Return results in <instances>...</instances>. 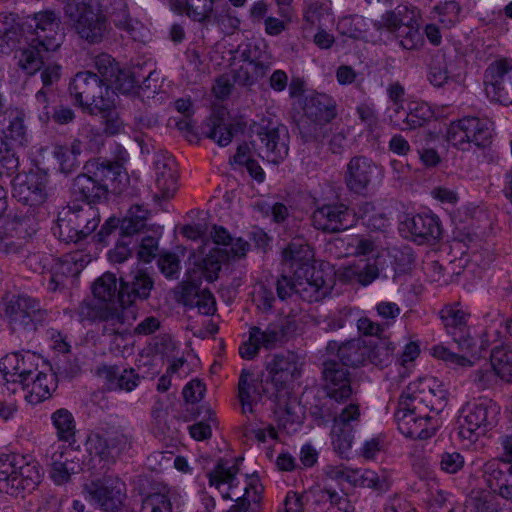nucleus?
Here are the masks:
<instances>
[{
  "instance_id": "423d86ee",
  "label": "nucleus",
  "mask_w": 512,
  "mask_h": 512,
  "mask_svg": "<svg viewBox=\"0 0 512 512\" xmlns=\"http://www.w3.org/2000/svg\"><path fill=\"white\" fill-rule=\"evenodd\" d=\"M500 407L490 399L467 403L458 419V436L466 445L476 442L496 426Z\"/></svg>"
},
{
  "instance_id": "9b49d317",
  "label": "nucleus",
  "mask_w": 512,
  "mask_h": 512,
  "mask_svg": "<svg viewBox=\"0 0 512 512\" xmlns=\"http://www.w3.org/2000/svg\"><path fill=\"white\" fill-rule=\"evenodd\" d=\"M4 315L13 331H35L46 320L47 311L42 309L38 300L19 295L4 302Z\"/></svg>"
},
{
  "instance_id": "bf43d9fd",
  "label": "nucleus",
  "mask_w": 512,
  "mask_h": 512,
  "mask_svg": "<svg viewBox=\"0 0 512 512\" xmlns=\"http://www.w3.org/2000/svg\"><path fill=\"white\" fill-rule=\"evenodd\" d=\"M366 21L363 16L344 17L338 22V30L341 34L353 39L366 38Z\"/></svg>"
},
{
  "instance_id": "5701e85b",
  "label": "nucleus",
  "mask_w": 512,
  "mask_h": 512,
  "mask_svg": "<svg viewBox=\"0 0 512 512\" xmlns=\"http://www.w3.org/2000/svg\"><path fill=\"white\" fill-rule=\"evenodd\" d=\"M40 357L33 352H15L0 361V371L7 382L24 384L39 370Z\"/></svg>"
},
{
  "instance_id": "3c124183",
  "label": "nucleus",
  "mask_w": 512,
  "mask_h": 512,
  "mask_svg": "<svg viewBox=\"0 0 512 512\" xmlns=\"http://www.w3.org/2000/svg\"><path fill=\"white\" fill-rule=\"evenodd\" d=\"M379 270L373 263H359L349 265L342 273L344 280L349 282H357L363 286H367L378 278Z\"/></svg>"
},
{
  "instance_id": "79ce46f5",
  "label": "nucleus",
  "mask_w": 512,
  "mask_h": 512,
  "mask_svg": "<svg viewBox=\"0 0 512 512\" xmlns=\"http://www.w3.org/2000/svg\"><path fill=\"white\" fill-rule=\"evenodd\" d=\"M509 473H512V464L499 458H493L483 466V477L486 484L498 495L506 485Z\"/></svg>"
},
{
  "instance_id": "a19ab883",
  "label": "nucleus",
  "mask_w": 512,
  "mask_h": 512,
  "mask_svg": "<svg viewBox=\"0 0 512 512\" xmlns=\"http://www.w3.org/2000/svg\"><path fill=\"white\" fill-rule=\"evenodd\" d=\"M53 234L65 243H77L86 238L82 235L77 223V215L74 206L63 209L57 219L56 225L52 228Z\"/></svg>"
},
{
  "instance_id": "4d7b16f0",
  "label": "nucleus",
  "mask_w": 512,
  "mask_h": 512,
  "mask_svg": "<svg viewBox=\"0 0 512 512\" xmlns=\"http://www.w3.org/2000/svg\"><path fill=\"white\" fill-rule=\"evenodd\" d=\"M244 491L243 496L236 498V503L230 507L229 512H247L251 503H259L263 487L257 478L251 477Z\"/></svg>"
},
{
  "instance_id": "b1692460",
  "label": "nucleus",
  "mask_w": 512,
  "mask_h": 512,
  "mask_svg": "<svg viewBox=\"0 0 512 512\" xmlns=\"http://www.w3.org/2000/svg\"><path fill=\"white\" fill-rule=\"evenodd\" d=\"M313 226L325 232H340L352 226L354 216L348 207L341 203L325 204L312 213Z\"/></svg>"
},
{
  "instance_id": "8fccbe9b",
  "label": "nucleus",
  "mask_w": 512,
  "mask_h": 512,
  "mask_svg": "<svg viewBox=\"0 0 512 512\" xmlns=\"http://www.w3.org/2000/svg\"><path fill=\"white\" fill-rule=\"evenodd\" d=\"M203 134L215 141L219 146L229 145L233 138V132L229 125L219 115H211L203 126Z\"/></svg>"
},
{
  "instance_id": "a878e982",
  "label": "nucleus",
  "mask_w": 512,
  "mask_h": 512,
  "mask_svg": "<svg viewBox=\"0 0 512 512\" xmlns=\"http://www.w3.org/2000/svg\"><path fill=\"white\" fill-rule=\"evenodd\" d=\"M305 502L312 512H352L353 507L345 495L335 490L313 486L305 491Z\"/></svg>"
},
{
  "instance_id": "ddd939ff",
  "label": "nucleus",
  "mask_w": 512,
  "mask_h": 512,
  "mask_svg": "<svg viewBox=\"0 0 512 512\" xmlns=\"http://www.w3.org/2000/svg\"><path fill=\"white\" fill-rule=\"evenodd\" d=\"M256 135L259 143H256L255 146L261 158L278 164L287 157L289 133L284 125L272 122L266 125L260 124Z\"/></svg>"
},
{
  "instance_id": "2eb2a0df",
  "label": "nucleus",
  "mask_w": 512,
  "mask_h": 512,
  "mask_svg": "<svg viewBox=\"0 0 512 512\" xmlns=\"http://www.w3.org/2000/svg\"><path fill=\"white\" fill-rule=\"evenodd\" d=\"M402 394L408 396L419 406H427L429 413L435 417L447 403V391L443 384L434 377L421 378L411 382Z\"/></svg>"
},
{
  "instance_id": "4c0bfd02",
  "label": "nucleus",
  "mask_w": 512,
  "mask_h": 512,
  "mask_svg": "<svg viewBox=\"0 0 512 512\" xmlns=\"http://www.w3.org/2000/svg\"><path fill=\"white\" fill-rule=\"evenodd\" d=\"M327 350L331 353L336 352L343 367H355L363 364L369 352V348L361 339H352L340 345L336 341H330Z\"/></svg>"
},
{
  "instance_id": "69168bd1",
  "label": "nucleus",
  "mask_w": 512,
  "mask_h": 512,
  "mask_svg": "<svg viewBox=\"0 0 512 512\" xmlns=\"http://www.w3.org/2000/svg\"><path fill=\"white\" fill-rule=\"evenodd\" d=\"M432 355L435 358L444 361L447 365L451 366L452 368H466L472 365V362L468 358L460 356L450 351L443 345L434 346L432 348Z\"/></svg>"
},
{
  "instance_id": "393cba45",
  "label": "nucleus",
  "mask_w": 512,
  "mask_h": 512,
  "mask_svg": "<svg viewBox=\"0 0 512 512\" xmlns=\"http://www.w3.org/2000/svg\"><path fill=\"white\" fill-rule=\"evenodd\" d=\"M243 64L236 73L239 83L246 86L255 84L262 79L271 68V61L257 46L248 45L242 52Z\"/></svg>"
},
{
  "instance_id": "4468645a",
  "label": "nucleus",
  "mask_w": 512,
  "mask_h": 512,
  "mask_svg": "<svg viewBox=\"0 0 512 512\" xmlns=\"http://www.w3.org/2000/svg\"><path fill=\"white\" fill-rule=\"evenodd\" d=\"M296 294L304 301L318 302L330 294L334 276L330 269L306 268L305 273L294 271Z\"/></svg>"
},
{
  "instance_id": "ea45409f",
  "label": "nucleus",
  "mask_w": 512,
  "mask_h": 512,
  "mask_svg": "<svg viewBox=\"0 0 512 512\" xmlns=\"http://www.w3.org/2000/svg\"><path fill=\"white\" fill-rule=\"evenodd\" d=\"M313 257L312 248L301 238L293 240L283 251L284 263L293 272L305 273L306 268H315L309 265Z\"/></svg>"
},
{
  "instance_id": "49530a36",
  "label": "nucleus",
  "mask_w": 512,
  "mask_h": 512,
  "mask_svg": "<svg viewBox=\"0 0 512 512\" xmlns=\"http://www.w3.org/2000/svg\"><path fill=\"white\" fill-rule=\"evenodd\" d=\"M50 419L59 441L65 443L75 441L76 422L73 414L68 409L59 408L55 410Z\"/></svg>"
},
{
  "instance_id": "a211bd4d",
  "label": "nucleus",
  "mask_w": 512,
  "mask_h": 512,
  "mask_svg": "<svg viewBox=\"0 0 512 512\" xmlns=\"http://www.w3.org/2000/svg\"><path fill=\"white\" fill-rule=\"evenodd\" d=\"M95 67L101 76V84L108 87L110 91L128 94L140 82L129 70L122 69L109 54L102 53L96 56Z\"/></svg>"
},
{
  "instance_id": "2f4dec72",
  "label": "nucleus",
  "mask_w": 512,
  "mask_h": 512,
  "mask_svg": "<svg viewBox=\"0 0 512 512\" xmlns=\"http://www.w3.org/2000/svg\"><path fill=\"white\" fill-rule=\"evenodd\" d=\"M267 393H269L268 389L264 387L262 380L246 370L241 372L238 381V397L243 413H252L253 406L260 402Z\"/></svg>"
},
{
  "instance_id": "cd10ccee",
  "label": "nucleus",
  "mask_w": 512,
  "mask_h": 512,
  "mask_svg": "<svg viewBox=\"0 0 512 512\" xmlns=\"http://www.w3.org/2000/svg\"><path fill=\"white\" fill-rule=\"evenodd\" d=\"M82 470L77 453L65 446H58L51 454L50 476L55 484L67 483L72 475Z\"/></svg>"
},
{
  "instance_id": "0e129e2a",
  "label": "nucleus",
  "mask_w": 512,
  "mask_h": 512,
  "mask_svg": "<svg viewBox=\"0 0 512 512\" xmlns=\"http://www.w3.org/2000/svg\"><path fill=\"white\" fill-rule=\"evenodd\" d=\"M6 230L11 237L18 240H24L31 237L36 232L34 221L31 218H15L7 223Z\"/></svg>"
},
{
  "instance_id": "c85d7f7f",
  "label": "nucleus",
  "mask_w": 512,
  "mask_h": 512,
  "mask_svg": "<svg viewBox=\"0 0 512 512\" xmlns=\"http://www.w3.org/2000/svg\"><path fill=\"white\" fill-rule=\"evenodd\" d=\"M377 169V165L370 158L365 156L353 157L347 164L346 186L352 192L363 193L371 183Z\"/></svg>"
},
{
  "instance_id": "4be33fe9",
  "label": "nucleus",
  "mask_w": 512,
  "mask_h": 512,
  "mask_svg": "<svg viewBox=\"0 0 512 512\" xmlns=\"http://www.w3.org/2000/svg\"><path fill=\"white\" fill-rule=\"evenodd\" d=\"M323 381L326 396L337 404H345L354 394L348 369L334 360L324 363Z\"/></svg>"
},
{
  "instance_id": "774afa93",
  "label": "nucleus",
  "mask_w": 512,
  "mask_h": 512,
  "mask_svg": "<svg viewBox=\"0 0 512 512\" xmlns=\"http://www.w3.org/2000/svg\"><path fill=\"white\" fill-rule=\"evenodd\" d=\"M410 113V125L413 129L422 127L433 117L431 107L425 102H412L408 106Z\"/></svg>"
},
{
  "instance_id": "9d476101",
  "label": "nucleus",
  "mask_w": 512,
  "mask_h": 512,
  "mask_svg": "<svg viewBox=\"0 0 512 512\" xmlns=\"http://www.w3.org/2000/svg\"><path fill=\"white\" fill-rule=\"evenodd\" d=\"M446 138L461 150H469L472 146L484 148L491 142L492 123L488 119L466 116L449 124Z\"/></svg>"
},
{
  "instance_id": "09e8293b",
  "label": "nucleus",
  "mask_w": 512,
  "mask_h": 512,
  "mask_svg": "<svg viewBox=\"0 0 512 512\" xmlns=\"http://www.w3.org/2000/svg\"><path fill=\"white\" fill-rule=\"evenodd\" d=\"M73 191L90 205V203L96 202L106 196L107 187L102 184H97L83 172L74 179Z\"/></svg>"
},
{
  "instance_id": "de8ad7c7",
  "label": "nucleus",
  "mask_w": 512,
  "mask_h": 512,
  "mask_svg": "<svg viewBox=\"0 0 512 512\" xmlns=\"http://www.w3.org/2000/svg\"><path fill=\"white\" fill-rule=\"evenodd\" d=\"M355 475H357V477L354 479V482L358 483L361 487L372 489L379 494L389 491L393 483L391 473L386 470L376 472L366 469L356 471Z\"/></svg>"
},
{
  "instance_id": "7ed1b4c3",
  "label": "nucleus",
  "mask_w": 512,
  "mask_h": 512,
  "mask_svg": "<svg viewBox=\"0 0 512 512\" xmlns=\"http://www.w3.org/2000/svg\"><path fill=\"white\" fill-rule=\"evenodd\" d=\"M268 378L275 393L268 397L276 403L277 412H282L291 416L293 412V403L290 401V385L301 374V365L298 358L293 353L276 354L266 364Z\"/></svg>"
},
{
  "instance_id": "412c9836",
  "label": "nucleus",
  "mask_w": 512,
  "mask_h": 512,
  "mask_svg": "<svg viewBox=\"0 0 512 512\" xmlns=\"http://www.w3.org/2000/svg\"><path fill=\"white\" fill-rule=\"evenodd\" d=\"M48 176L39 171L18 174L13 180V197L30 207L39 206L47 200Z\"/></svg>"
},
{
  "instance_id": "7c9ffc66",
  "label": "nucleus",
  "mask_w": 512,
  "mask_h": 512,
  "mask_svg": "<svg viewBox=\"0 0 512 512\" xmlns=\"http://www.w3.org/2000/svg\"><path fill=\"white\" fill-rule=\"evenodd\" d=\"M154 287L152 277L145 271L138 270L132 277L131 281H121L119 290L120 308H133L132 303L136 299L145 300L150 296Z\"/></svg>"
},
{
  "instance_id": "473e14b6",
  "label": "nucleus",
  "mask_w": 512,
  "mask_h": 512,
  "mask_svg": "<svg viewBox=\"0 0 512 512\" xmlns=\"http://www.w3.org/2000/svg\"><path fill=\"white\" fill-rule=\"evenodd\" d=\"M303 111L311 122L322 125L336 117V102L324 93L311 94L305 99Z\"/></svg>"
},
{
  "instance_id": "aec40b11",
  "label": "nucleus",
  "mask_w": 512,
  "mask_h": 512,
  "mask_svg": "<svg viewBox=\"0 0 512 512\" xmlns=\"http://www.w3.org/2000/svg\"><path fill=\"white\" fill-rule=\"evenodd\" d=\"M401 235L417 244L435 242L441 237L440 220L434 214L406 215L399 224Z\"/></svg>"
},
{
  "instance_id": "5fc2aeb1",
  "label": "nucleus",
  "mask_w": 512,
  "mask_h": 512,
  "mask_svg": "<svg viewBox=\"0 0 512 512\" xmlns=\"http://www.w3.org/2000/svg\"><path fill=\"white\" fill-rule=\"evenodd\" d=\"M117 278L113 273L106 272L95 280L92 291L96 299L101 303L112 301L116 295L119 296Z\"/></svg>"
},
{
  "instance_id": "338daca9",
  "label": "nucleus",
  "mask_w": 512,
  "mask_h": 512,
  "mask_svg": "<svg viewBox=\"0 0 512 512\" xmlns=\"http://www.w3.org/2000/svg\"><path fill=\"white\" fill-rule=\"evenodd\" d=\"M428 512H455L453 496L442 490L431 493Z\"/></svg>"
},
{
  "instance_id": "e433bc0d",
  "label": "nucleus",
  "mask_w": 512,
  "mask_h": 512,
  "mask_svg": "<svg viewBox=\"0 0 512 512\" xmlns=\"http://www.w3.org/2000/svg\"><path fill=\"white\" fill-rule=\"evenodd\" d=\"M26 392L25 399L31 404H38L48 399L56 389V379L52 373L38 370L33 378L22 384Z\"/></svg>"
},
{
  "instance_id": "58836bf2",
  "label": "nucleus",
  "mask_w": 512,
  "mask_h": 512,
  "mask_svg": "<svg viewBox=\"0 0 512 512\" xmlns=\"http://www.w3.org/2000/svg\"><path fill=\"white\" fill-rule=\"evenodd\" d=\"M241 460L240 458L236 459L232 465H229L227 461L219 460L214 469L208 474L210 486H215L219 490L224 484L228 486L226 491H221L224 499H233L231 492L239 484L236 475L239 473L238 463Z\"/></svg>"
},
{
  "instance_id": "e2e57ef3",
  "label": "nucleus",
  "mask_w": 512,
  "mask_h": 512,
  "mask_svg": "<svg viewBox=\"0 0 512 512\" xmlns=\"http://www.w3.org/2000/svg\"><path fill=\"white\" fill-rule=\"evenodd\" d=\"M0 165L6 174L14 173L19 165L12 142L0 134Z\"/></svg>"
},
{
  "instance_id": "72a5a7b5",
  "label": "nucleus",
  "mask_w": 512,
  "mask_h": 512,
  "mask_svg": "<svg viewBox=\"0 0 512 512\" xmlns=\"http://www.w3.org/2000/svg\"><path fill=\"white\" fill-rule=\"evenodd\" d=\"M108 389L130 392L135 389L140 381L139 375L132 368H120L116 365H104L98 369Z\"/></svg>"
},
{
  "instance_id": "052dcab7",
  "label": "nucleus",
  "mask_w": 512,
  "mask_h": 512,
  "mask_svg": "<svg viewBox=\"0 0 512 512\" xmlns=\"http://www.w3.org/2000/svg\"><path fill=\"white\" fill-rule=\"evenodd\" d=\"M109 437H103L99 434H92L88 437L86 448L90 455L99 457L101 460L114 462V456L111 453Z\"/></svg>"
},
{
  "instance_id": "1a4fd4ad",
  "label": "nucleus",
  "mask_w": 512,
  "mask_h": 512,
  "mask_svg": "<svg viewBox=\"0 0 512 512\" xmlns=\"http://www.w3.org/2000/svg\"><path fill=\"white\" fill-rule=\"evenodd\" d=\"M92 257L85 250L66 253L60 258L43 257L41 273L47 280L48 290L57 291L64 288L67 282L75 278L91 262Z\"/></svg>"
},
{
  "instance_id": "dca6fc26",
  "label": "nucleus",
  "mask_w": 512,
  "mask_h": 512,
  "mask_svg": "<svg viewBox=\"0 0 512 512\" xmlns=\"http://www.w3.org/2000/svg\"><path fill=\"white\" fill-rule=\"evenodd\" d=\"M86 499L104 511H116L126 498V484L118 477L92 481L84 488Z\"/></svg>"
},
{
  "instance_id": "603ef678",
  "label": "nucleus",
  "mask_w": 512,
  "mask_h": 512,
  "mask_svg": "<svg viewBox=\"0 0 512 512\" xmlns=\"http://www.w3.org/2000/svg\"><path fill=\"white\" fill-rule=\"evenodd\" d=\"M491 366L503 380L512 379V346L495 347L491 353Z\"/></svg>"
},
{
  "instance_id": "f03ea898",
  "label": "nucleus",
  "mask_w": 512,
  "mask_h": 512,
  "mask_svg": "<svg viewBox=\"0 0 512 512\" xmlns=\"http://www.w3.org/2000/svg\"><path fill=\"white\" fill-rule=\"evenodd\" d=\"M43 471L34 459L20 454H0V492L23 496L41 482Z\"/></svg>"
},
{
  "instance_id": "f8f14e48",
  "label": "nucleus",
  "mask_w": 512,
  "mask_h": 512,
  "mask_svg": "<svg viewBox=\"0 0 512 512\" xmlns=\"http://www.w3.org/2000/svg\"><path fill=\"white\" fill-rule=\"evenodd\" d=\"M485 92L490 101L512 105V59H497L485 70Z\"/></svg>"
},
{
  "instance_id": "39448f33",
  "label": "nucleus",
  "mask_w": 512,
  "mask_h": 512,
  "mask_svg": "<svg viewBox=\"0 0 512 512\" xmlns=\"http://www.w3.org/2000/svg\"><path fill=\"white\" fill-rule=\"evenodd\" d=\"M75 103L89 114L108 113L114 105L115 91L101 84L99 76L90 71L78 72L69 84Z\"/></svg>"
},
{
  "instance_id": "6e6d98bb",
  "label": "nucleus",
  "mask_w": 512,
  "mask_h": 512,
  "mask_svg": "<svg viewBox=\"0 0 512 512\" xmlns=\"http://www.w3.org/2000/svg\"><path fill=\"white\" fill-rule=\"evenodd\" d=\"M213 0H185L180 1L176 10L180 13H186L194 21H204L213 11Z\"/></svg>"
},
{
  "instance_id": "13d9d810",
  "label": "nucleus",
  "mask_w": 512,
  "mask_h": 512,
  "mask_svg": "<svg viewBox=\"0 0 512 512\" xmlns=\"http://www.w3.org/2000/svg\"><path fill=\"white\" fill-rule=\"evenodd\" d=\"M77 215V223L82 235L87 237L92 234L100 223L99 213L96 208L86 204L85 206H74Z\"/></svg>"
},
{
  "instance_id": "c756f323",
  "label": "nucleus",
  "mask_w": 512,
  "mask_h": 512,
  "mask_svg": "<svg viewBox=\"0 0 512 512\" xmlns=\"http://www.w3.org/2000/svg\"><path fill=\"white\" fill-rule=\"evenodd\" d=\"M156 173V187L158 193L155 197L167 199L177 190V163L169 154H159L154 160Z\"/></svg>"
},
{
  "instance_id": "6e6552de",
  "label": "nucleus",
  "mask_w": 512,
  "mask_h": 512,
  "mask_svg": "<svg viewBox=\"0 0 512 512\" xmlns=\"http://www.w3.org/2000/svg\"><path fill=\"white\" fill-rule=\"evenodd\" d=\"M64 13L81 38L90 43H97L103 39L107 30L106 18L93 0H68Z\"/></svg>"
},
{
  "instance_id": "864d4df0",
  "label": "nucleus",
  "mask_w": 512,
  "mask_h": 512,
  "mask_svg": "<svg viewBox=\"0 0 512 512\" xmlns=\"http://www.w3.org/2000/svg\"><path fill=\"white\" fill-rule=\"evenodd\" d=\"M21 35V27L17 16L10 13H0V47L14 46Z\"/></svg>"
},
{
  "instance_id": "a18cd8bd",
  "label": "nucleus",
  "mask_w": 512,
  "mask_h": 512,
  "mask_svg": "<svg viewBox=\"0 0 512 512\" xmlns=\"http://www.w3.org/2000/svg\"><path fill=\"white\" fill-rule=\"evenodd\" d=\"M109 14L111 21L119 30L126 32L134 40L137 39L140 22L130 16L124 0H112Z\"/></svg>"
},
{
  "instance_id": "37998d69",
  "label": "nucleus",
  "mask_w": 512,
  "mask_h": 512,
  "mask_svg": "<svg viewBox=\"0 0 512 512\" xmlns=\"http://www.w3.org/2000/svg\"><path fill=\"white\" fill-rule=\"evenodd\" d=\"M121 165L117 162H110L100 159L89 160L85 163L83 170L97 184L105 185L108 188V182H114L121 174Z\"/></svg>"
},
{
  "instance_id": "f3484780",
  "label": "nucleus",
  "mask_w": 512,
  "mask_h": 512,
  "mask_svg": "<svg viewBox=\"0 0 512 512\" xmlns=\"http://www.w3.org/2000/svg\"><path fill=\"white\" fill-rule=\"evenodd\" d=\"M360 418V406L356 402H350L333 416L332 445L339 454L345 455L351 449L355 427L358 426Z\"/></svg>"
},
{
  "instance_id": "c03bdc74",
  "label": "nucleus",
  "mask_w": 512,
  "mask_h": 512,
  "mask_svg": "<svg viewBox=\"0 0 512 512\" xmlns=\"http://www.w3.org/2000/svg\"><path fill=\"white\" fill-rule=\"evenodd\" d=\"M211 235L215 244L224 247L221 252L225 253L228 259L243 257L250 248L248 242L242 238H232L229 232L221 226L215 225Z\"/></svg>"
},
{
  "instance_id": "f704fd0d",
  "label": "nucleus",
  "mask_w": 512,
  "mask_h": 512,
  "mask_svg": "<svg viewBox=\"0 0 512 512\" xmlns=\"http://www.w3.org/2000/svg\"><path fill=\"white\" fill-rule=\"evenodd\" d=\"M419 12L416 8L408 5H398L395 9L386 11L380 20L373 22L377 31L386 29L391 33H398L404 26L416 22Z\"/></svg>"
},
{
  "instance_id": "0eeeda50",
  "label": "nucleus",
  "mask_w": 512,
  "mask_h": 512,
  "mask_svg": "<svg viewBox=\"0 0 512 512\" xmlns=\"http://www.w3.org/2000/svg\"><path fill=\"white\" fill-rule=\"evenodd\" d=\"M398 430L411 439H428L435 435L439 421L429 413L427 406L415 404L408 396L401 394L394 414Z\"/></svg>"
},
{
  "instance_id": "c9c22d12",
  "label": "nucleus",
  "mask_w": 512,
  "mask_h": 512,
  "mask_svg": "<svg viewBox=\"0 0 512 512\" xmlns=\"http://www.w3.org/2000/svg\"><path fill=\"white\" fill-rule=\"evenodd\" d=\"M439 315L447 333L454 338V341L459 344L462 341L466 342L469 314L459 304H449L440 310Z\"/></svg>"
},
{
  "instance_id": "6ab92c4d",
  "label": "nucleus",
  "mask_w": 512,
  "mask_h": 512,
  "mask_svg": "<svg viewBox=\"0 0 512 512\" xmlns=\"http://www.w3.org/2000/svg\"><path fill=\"white\" fill-rule=\"evenodd\" d=\"M287 331L280 323H270L265 328L251 327L249 338L239 347L242 358L251 360L257 356L260 348L275 349L286 342Z\"/></svg>"
},
{
  "instance_id": "20e7f679",
  "label": "nucleus",
  "mask_w": 512,
  "mask_h": 512,
  "mask_svg": "<svg viewBox=\"0 0 512 512\" xmlns=\"http://www.w3.org/2000/svg\"><path fill=\"white\" fill-rule=\"evenodd\" d=\"M75 313L78 320L82 323L102 322L104 335H117L121 337L130 333V329L136 320L133 308L112 307L91 299L83 300Z\"/></svg>"
},
{
  "instance_id": "f257e3e1",
  "label": "nucleus",
  "mask_w": 512,
  "mask_h": 512,
  "mask_svg": "<svg viewBox=\"0 0 512 512\" xmlns=\"http://www.w3.org/2000/svg\"><path fill=\"white\" fill-rule=\"evenodd\" d=\"M35 37L27 48L16 53L18 66L28 75H33L43 64V54L56 51L63 40V33L60 29L61 20L53 11H42L36 13Z\"/></svg>"
},
{
  "instance_id": "680f3d73",
  "label": "nucleus",
  "mask_w": 512,
  "mask_h": 512,
  "mask_svg": "<svg viewBox=\"0 0 512 512\" xmlns=\"http://www.w3.org/2000/svg\"><path fill=\"white\" fill-rule=\"evenodd\" d=\"M396 36L402 48L406 50L419 48L423 43V37L418 28V18H416V22L404 26Z\"/></svg>"
},
{
  "instance_id": "bb28decb",
  "label": "nucleus",
  "mask_w": 512,
  "mask_h": 512,
  "mask_svg": "<svg viewBox=\"0 0 512 512\" xmlns=\"http://www.w3.org/2000/svg\"><path fill=\"white\" fill-rule=\"evenodd\" d=\"M184 504L182 492L164 483L152 484L150 491L142 498L140 512H171Z\"/></svg>"
}]
</instances>
